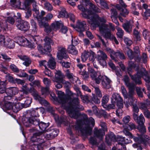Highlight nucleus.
<instances>
[{"label": "nucleus", "mask_w": 150, "mask_h": 150, "mask_svg": "<svg viewBox=\"0 0 150 150\" xmlns=\"http://www.w3.org/2000/svg\"><path fill=\"white\" fill-rule=\"evenodd\" d=\"M96 17L97 19L94 21L91 25H93L95 27H98L99 31L105 40H110L113 35L108 28V25L105 24L107 22L106 19L103 17H100L97 15L96 16Z\"/></svg>", "instance_id": "nucleus-1"}, {"label": "nucleus", "mask_w": 150, "mask_h": 150, "mask_svg": "<svg viewBox=\"0 0 150 150\" xmlns=\"http://www.w3.org/2000/svg\"><path fill=\"white\" fill-rule=\"evenodd\" d=\"M135 128V125L133 123L130 122L127 124L124 127L123 132L126 135L128 136L130 138H133L134 140L139 144H142L144 145L150 143V137L148 135H144L138 137L133 136L132 134L129 131Z\"/></svg>", "instance_id": "nucleus-2"}, {"label": "nucleus", "mask_w": 150, "mask_h": 150, "mask_svg": "<svg viewBox=\"0 0 150 150\" xmlns=\"http://www.w3.org/2000/svg\"><path fill=\"white\" fill-rule=\"evenodd\" d=\"M35 111L33 110L30 112L31 117L28 118H25L23 119V122L25 126L29 127L32 125H38L40 129L43 131H46V128L49 126L48 123H45L41 122H39V120L36 119L35 117L36 116L35 114Z\"/></svg>", "instance_id": "nucleus-3"}, {"label": "nucleus", "mask_w": 150, "mask_h": 150, "mask_svg": "<svg viewBox=\"0 0 150 150\" xmlns=\"http://www.w3.org/2000/svg\"><path fill=\"white\" fill-rule=\"evenodd\" d=\"M86 122L87 124H85L82 125V122L81 120H77L76 125H74L75 128L76 129L81 128L82 127L83 128L81 129V131L83 135L87 137L91 135L92 132V129L90 126L91 125L93 127L95 124V121L92 117H90L89 119H87Z\"/></svg>", "instance_id": "nucleus-4"}, {"label": "nucleus", "mask_w": 150, "mask_h": 150, "mask_svg": "<svg viewBox=\"0 0 150 150\" xmlns=\"http://www.w3.org/2000/svg\"><path fill=\"white\" fill-rule=\"evenodd\" d=\"M139 74V73H138ZM147 72L144 69L142 72H139V77L137 79L133 76H132V79L135 81L136 84H140L142 83L141 78L142 77L146 82V85L148 90V96L150 98V77L147 75Z\"/></svg>", "instance_id": "nucleus-5"}, {"label": "nucleus", "mask_w": 150, "mask_h": 150, "mask_svg": "<svg viewBox=\"0 0 150 150\" xmlns=\"http://www.w3.org/2000/svg\"><path fill=\"white\" fill-rule=\"evenodd\" d=\"M56 93L57 95L59 98L58 101L59 103L62 104V107L66 110L67 112L71 116H74L75 117L76 116V114H75V115H74L71 113V110L69 108V106H66V105L67 102L68 101V99L66 97L63 92L59 91H56Z\"/></svg>", "instance_id": "nucleus-6"}, {"label": "nucleus", "mask_w": 150, "mask_h": 150, "mask_svg": "<svg viewBox=\"0 0 150 150\" xmlns=\"http://www.w3.org/2000/svg\"><path fill=\"white\" fill-rule=\"evenodd\" d=\"M78 8L83 12L82 13V16L84 18L88 19L89 23L91 24L94 21H95L97 18L96 16H98V14H94L91 11L88 9H86L81 5H79Z\"/></svg>", "instance_id": "nucleus-7"}, {"label": "nucleus", "mask_w": 150, "mask_h": 150, "mask_svg": "<svg viewBox=\"0 0 150 150\" xmlns=\"http://www.w3.org/2000/svg\"><path fill=\"white\" fill-rule=\"evenodd\" d=\"M44 41L45 43L43 47L40 45H38L37 47L38 50L39 52L42 54L50 52L52 50L51 45H53L54 44L53 41L48 37H45Z\"/></svg>", "instance_id": "nucleus-8"}, {"label": "nucleus", "mask_w": 150, "mask_h": 150, "mask_svg": "<svg viewBox=\"0 0 150 150\" xmlns=\"http://www.w3.org/2000/svg\"><path fill=\"white\" fill-rule=\"evenodd\" d=\"M51 133L47 134L46 133L38 132L34 133L31 137V140L33 141L40 142V143H43L45 141V139L50 140L52 139Z\"/></svg>", "instance_id": "nucleus-9"}, {"label": "nucleus", "mask_w": 150, "mask_h": 150, "mask_svg": "<svg viewBox=\"0 0 150 150\" xmlns=\"http://www.w3.org/2000/svg\"><path fill=\"white\" fill-rule=\"evenodd\" d=\"M106 140L108 144H110L111 141L117 142L118 144L122 146L124 144H127L129 142V141H126L125 138L119 136L116 137L113 133H111L110 136L106 137Z\"/></svg>", "instance_id": "nucleus-10"}, {"label": "nucleus", "mask_w": 150, "mask_h": 150, "mask_svg": "<svg viewBox=\"0 0 150 150\" xmlns=\"http://www.w3.org/2000/svg\"><path fill=\"white\" fill-rule=\"evenodd\" d=\"M128 67L127 69V71L128 73V74L130 76L132 80H133L134 82L135 81L132 79V76H133L135 77L136 78H137L139 76V74H138V73H140L141 72H142V71H143V70L144 69L145 71L147 72V75L149 76V77H150V74H149L147 71H146L145 69L144 68H142L140 69L138 71L137 74H136L134 75H131L130 74V72L132 71V69H134L135 68H136V70L137 71L139 69V65H137L134 62H132L131 61H129L128 62Z\"/></svg>", "instance_id": "nucleus-11"}, {"label": "nucleus", "mask_w": 150, "mask_h": 150, "mask_svg": "<svg viewBox=\"0 0 150 150\" xmlns=\"http://www.w3.org/2000/svg\"><path fill=\"white\" fill-rule=\"evenodd\" d=\"M97 54V58L99 64L103 66L106 65L107 64L106 60L108 58L106 54L101 50H99Z\"/></svg>", "instance_id": "nucleus-12"}, {"label": "nucleus", "mask_w": 150, "mask_h": 150, "mask_svg": "<svg viewBox=\"0 0 150 150\" xmlns=\"http://www.w3.org/2000/svg\"><path fill=\"white\" fill-rule=\"evenodd\" d=\"M88 72L91 78L93 80L95 81L97 84H99L101 81V76L98 72H96L93 69L90 68Z\"/></svg>", "instance_id": "nucleus-13"}, {"label": "nucleus", "mask_w": 150, "mask_h": 150, "mask_svg": "<svg viewBox=\"0 0 150 150\" xmlns=\"http://www.w3.org/2000/svg\"><path fill=\"white\" fill-rule=\"evenodd\" d=\"M18 28L21 30L26 31L30 28V25L27 21L22 20H18L16 23Z\"/></svg>", "instance_id": "nucleus-14"}, {"label": "nucleus", "mask_w": 150, "mask_h": 150, "mask_svg": "<svg viewBox=\"0 0 150 150\" xmlns=\"http://www.w3.org/2000/svg\"><path fill=\"white\" fill-rule=\"evenodd\" d=\"M100 125L103 130L98 129L97 128H95L94 132V135L97 137L101 138L105 134L104 131L107 130L106 124L105 122H101Z\"/></svg>", "instance_id": "nucleus-15"}, {"label": "nucleus", "mask_w": 150, "mask_h": 150, "mask_svg": "<svg viewBox=\"0 0 150 150\" xmlns=\"http://www.w3.org/2000/svg\"><path fill=\"white\" fill-rule=\"evenodd\" d=\"M57 56L59 59H67L69 57L67 53L66 50L64 47L62 46H58Z\"/></svg>", "instance_id": "nucleus-16"}, {"label": "nucleus", "mask_w": 150, "mask_h": 150, "mask_svg": "<svg viewBox=\"0 0 150 150\" xmlns=\"http://www.w3.org/2000/svg\"><path fill=\"white\" fill-rule=\"evenodd\" d=\"M18 91V88L16 87H10L6 89L5 93H6L7 96H4V100H6L7 99H8L9 98H11V96L17 93Z\"/></svg>", "instance_id": "nucleus-17"}, {"label": "nucleus", "mask_w": 150, "mask_h": 150, "mask_svg": "<svg viewBox=\"0 0 150 150\" xmlns=\"http://www.w3.org/2000/svg\"><path fill=\"white\" fill-rule=\"evenodd\" d=\"M86 25L85 21H78L77 22L76 25L74 28L76 31L80 33L81 35H83L82 32L85 30Z\"/></svg>", "instance_id": "nucleus-18"}, {"label": "nucleus", "mask_w": 150, "mask_h": 150, "mask_svg": "<svg viewBox=\"0 0 150 150\" xmlns=\"http://www.w3.org/2000/svg\"><path fill=\"white\" fill-rule=\"evenodd\" d=\"M101 80L102 81L101 84L103 88L109 89L110 88V80L105 76H102Z\"/></svg>", "instance_id": "nucleus-19"}, {"label": "nucleus", "mask_w": 150, "mask_h": 150, "mask_svg": "<svg viewBox=\"0 0 150 150\" xmlns=\"http://www.w3.org/2000/svg\"><path fill=\"white\" fill-rule=\"evenodd\" d=\"M132 116L134 120L139 125H143L144 124L145 119L142 114H141L139 117H138V114L136 113H133Z\"/></svg>", "instance_id": "nucleus-20"}, {"label": "nucleus", "mask_w": 150, "mask_h": 150, "mask_svg": "<svg viewBox=\"0 0 150 150\" xmlns=\"http://www.w3.org/2000/svg\"><path fill=\"white\" fill-rule=\"evenodd\" d=\"M113 56V57H112L111 59L116 62L118 61L119 58L121 59H124L126 58L124 54L118 50L115 52Z\"/></svg>", "instance_id": "nucleus-21"}, {"label": "nucleus", "mask_w": 150, "mask_h": 150, "mask_svg": "<svg viewBox=\"0 0 150 150\" xmlns=\"http://www.w3.org/2000/svg\"><path fill=\"white\" fill-rule=\"evenodd\" d=\"M69 107H70V106ZM69 108L71 109V113L72 114L74 115H75V114H76L77 116L76 117L74 116H71L69 115V116L73 118L74 119H77L78 118L79 116V114L78 111L79 110H83L84 108L82 106L79 104L77 106H76L74 108H73L71 109L69 107Z\"/></svg>", "instance_id": "nucleus-22"}, {"label": "nucleus", "mask_w": 150, "mask_h": 150, "mask_svg": "<svg viewBox=\"0 0 150 150\" xmlns=\"http://www.w3.org/2000/svg\"><path fill=\"white\" fill-rule=\"evenodd\" d=\"M41 20H39V26L41 27H44L45 28V31L47 33H49L52 31L53 30V29H52L51 27V25L50 26L49 25V24L45 22H42L41 21Z\"/></svg>", "instance_id": "nucleus-23"}, {"label": "nucleus", "mask_w": 150, "mask_h": 150, "mask_svg": "<svg viewBox=\"0 0 150 150\" xmlns=\"http://www.w3.org/2000/svg\"><path fill=\"white\" fill-rule=\"evenodd\" d=\"M18 57L21 60L24 61L23 64L26 67L28 66L31 63V61L29 57L24 55H18Z\"/></svg>", "instance_id": "nucleus-24"}, {"label": "nucleus", "mask_w": 150, "mask_h": 150, "mask_svg": "<svg viewBox=\"0 0 150 150\" xmlns=\"http://www.w3.org/2000/svg\"><path fill=\"white\" fill-rule=\"evenodd\" d=\"M69 118L68 117L64 116H62L60 117V120H59V123L64 124L65 126H67L69 125L70 128H74V125L71 124H69Z\"/></svg>", "instance_id": "nucleus-25"}, {"label": "nucleus", "mask_w": 150, "mask_h": 150, "mask_svg": "<svg viewBox=\"0 0 150 150\" xmlns=\"http://www.w3.org/2000/svg\"><path fill=\"white\" fill-rule=\"evenodd\" d=\"M79 103V100L78 98H73L72 101V103H69V100L68 99V101L67 102L66 106H70V108L72 109L77 106Z\"/></svg>", "instance_id": "nucleus-26"}, {"label": "nucleus", "mask_w": 150, "mask_h": 150, "mask_svg": "<svg viewBox=\"0 0 150 150\" xmlns=\"http://www.w3.org/2000/svg\"><path fill=\"white\" fill-rule=\"evenodd\" d=\"M30 141L32 142H37V143L33 144H32V148L31 149L34 150H42V148L43 146V143H40V142L33 141L31 140L30 139Z\"/></svg>", "instance_id": "nucleus-27"}, {"label": "nucleus", "mask_w": 150, "mask_h": 150, "mask_svg": "<svg viewBox=\"0 0 150 150\" xmlns=\"http://www.w3.org/2000/svg\"><path fill=\"white\" fill-rule=\"evenodd\" d=\"M127 101H126L124 102L125 106L127 108H128L130 105H133L135 104L137 102V99L134 97H128Z\"/></svg>", "instance_id": "nucleus-28"}, {"label": "nucleus", "mask_w": 150, "mask_h": 150, "mask_svg": "<svg viewBox=\"0 0 150 150\" xmlns=\"http://www.w3.org/2000/svg\"><path fill=\"white\" fill-rule=\"evenodd\" d=\"M133 26L134 25L131 22L123 23L122 25V27L125 31L129 33L132 31V28Z\"/></svg>", "instance_id": "nucleus-29"}, {"label": "nucleus", "mask_w": 150, "mask_h": 150, "mask_svg": "<svg viewBox=\"0 0 150 150\" xmlns=\"http://www.w3.org/2000/svg\"><path fill=\"white\" fill-rule=\"evenodd\" d=\"M63 25V23L61 21H55L51 24V27L54 31H57Z\"/></svg>", "instance_id": "nucleus-30"}, {"label": "nucleus", "mask_w": 150, "mask_h": 150, "mask_svg": "<svg viewBox=\"0 0 150 150\" xmlns=\"http://www.w3.org/2000/svg\"><path fill=\"white\" fill-rule=\"evenodd\" d=\"M53 17V15L52 14L50 13H48L46 16L45 17H39L38 18V22L39 23V20H41V21L42 22H45V21H49Z\"/></svg>", "instance_id": "nucleus-31"}, {"label": "nucleus", "mask_w": 150, "mask_h": 150, "mask_svg": "<svg viewBox=\"0 0 150 150\" xmlns=\"http://www.w3.org/2000/svg\"><path fill=\"white\" fill-rule=\"evenodd\" d=\"M60 11L59 12L58 16V18L65 17L67 18L68 16V14L66 11L65 8L63 7H60Z\"/></svg>", "instance_id": "nucleus-32"}, {"label": "nucleus", "mask_w": 150, "mask_h": 150, "mask_svg": "<svg viewBox=\"0 0 150 150\" xmlns=\"http://www.w3.org/2000/svg\"><path fill=\"white\" fill-rule=\"evenodd\" d=\"M23 107L22 104L20 103H13L12 110L13 112L16 113L20 110Z\"/></svg>", "instance_id": "nucleus-33"}, {"label": "nucleus", "mask_w": 150, "mask_h": 150, "mask_svg": "<svg viewBox=\"0 0 150 150\" xmlns=\"http://www.w3.org/2000/svg\"><path fill=\"white\" fill-rule=\"evenodd\" d=\"M47 64L48 67L51 69H54L56 67V62L54 59L52 57H51Z\"/></svg>", "instance_id": "nucleus-34"}, {"label": "nucleus", "mask_w": 150, "mask_h": 150, "mask_svg": "<svg viewBox=\"0 0 150 150\" xmlns=\"http://www.w3.org/2000/svg\"><path fill=\"white\" fill-rule=\"evenodd\" d=\"M133 54H134L135 56L134 59L135 61L137 62H139L140 61L141 58L139 56L140 52L138 47H136L134 49V52Z\"/></svg>", "instance_id": "nucleus-35"}, {"label": "nucleus", "mask_w": 150, "mask_h": 150, "mask_svg": "<svg viewBox=\"0 0 150 150\" xmlns=\"http://www.w3.org/2000/svg\"><path fill=\"white\" fill-rule=\"evenodd\" d=\"M31 93L34 99L38 101L41 97L38 91L34 88L31 90Z\"/></svg>", "instance_id": "nucleus-36"}, {"label": "nucleus", "mask_w": 150, "mask_h": 150, "mask_svg": "<svg viewBox=\"0 0 150 150\" xmlns=\"http://www.w3.org/2000/svg\"><path fill=\"white\" fill-rule=\"evenodd\" d=\"M55 73V81H64L63 79L64 76L60 71H56Z\"/></svg>", "instance_id": "nucleus-37"}, {"label": "nucleus", "mask_w": 150, "mask_h": 150, "mask_svg": "<svg viewBox=\"0 0 150 150\" xmlns=\"http://www.w3.org/2000/svg\"><path fill=\"white\" fill-rule=\"evenodd\" d=\"M10 4L11 6L15 8H20L21 2L19 0H10Z\"/></svg>", "instance_id": "nucleus-38"}, {"label": "nucleus", "mask_w": 150, "mask_h": 150, "mask_svg": "<svg viewBox=\"0 0 150 150\" xmlns=\"http://www.w3.org/2000/svg\"><path fill=\"white\" fill-rule=\"evenodd\" d=\"M54 82L55 87L58 89H59L62 87V85L60 83V82H62L63 83L67 84L68 86L70 85V83L68 81L67 82L65 81H54Z\"/></svg>", "instance_id": "nucleus-39"}, {"label": "nucleus", "mask_w": 150, "mask_h": 150, "mask_svg": "<svg viewBox=\"0 0 150 150\" xmlns=\"http://www.w3.org/2000/svg\"><path fill=\"white\" fill-rule=\"evenodd\" d=\"M68 50L69 53L73 55H76L78 53L77 50L74 45H69L68 48Z\"/></svg>", "instance_id": "nucleus-40"}, {"label": "nucleus", "mask_w": 150, "mask_h": 150, "mask_svg": "<svg viewBox=\"0 0 150 150\" xmlns=\"http://www.w3.org/2000/svg\"><path fill=\"white\" fill-rule=\"evenodd\" d=\"M3 19L4 20H6V18L4 16H0V26L2 28L5 29L7 27V25L6 21L3 20Z\"/></svg>", "instance_id": "nucleus-41"}, {"label": "nucleus", "mask_w": 150, "mask_h": 150, "mask_svg": "<svg viewBox=\"0 0 150 150\" xmlns=\"http://www.w3.org/2000/svg\"><path fill=\"white\" fill-rule=\"evenodd\" d=\"M125 52L127 54L128 57L130 59H132L134 58V54H133L132 51L128 48L126 49Z\"/></svg>", "instance_id": "nucleus-42"}, {"label": "nucleus", "mask_w": 150, "mask_h": 150, "mask_svg": "<svg viewBox=\"0 0 150 150\" xmlns=\"http://www.w3.org/2000/svg\"><path fill=\"white\" fill-rule=\"evenodd\" d=\"M24 6L22 8H21V9L23 10L26 9L28 10L27 11L26 13L25 17L27 18H28L31 16L32 14L30 10L29 7L27 5H26L25 4H24Z\"/></svg>", "instance_id": "nucleus-43"}, {"label": "nucleus", "mask_w": 150, "mask_h": 150, "mask_svg": "<svg viewBox=\"0 0 150 150\" xmlns=\"http://www.w3.org/2000/svg\"><path fill=\"white\" fill-rule=\"evenodd\" d=\"M17 43L20 45L22 46L25 45V43L28 42L27 40L24 37H18L17 38Z\"/></svg>", "instance_id": "nucleus-44"}, {"label": "nucleus", "mask_w": 150, "mask_h": 150, "mask_svg": "<svg viewBox=\"0 0 150 150\" xmlns=\"http://www.w3.org/2000/svg\"><path fill=\"white\" fill-rule=\"evenodd\" d=\"M90 54V50L89 51H84L82 53L81 58L82 61L85 62L89 57Z\"/></svg>", "instance_id": "nucleus-45"}, {"label": "nucleus", "mask_w": 150, "mask_h": 150, "mask_svg": "<svg viewBox=\"0 0 150 150\" xmlns=\"http://www.w3.org/2000/svg\"><path fill=\"white\" fill-rule=\"evenodd\" d=\"M109 97V96L107 94H106L103 96L102 100V105L104 108L105 107V106H106V104L108 101Z\"/></svg>", "instance_id": "nucleus-46"}, {"label": "nucleus", "mask_w": 150, "mask_h": 150, "mask_svg": "<svg viewBox=\"0 0 150 150\" xmlns=\"http://www.w3.org/2000/svg\"><path fill=\"white\" fill-rule=\"evenodd\" d=\"M138 129L142 134L140 135H138L137 137H138L139 136H141L145 135L144 134L146 132V131L145 126L144 124L143 125H139Z\"/></svg>", "instance_id": "nucleus-47"}, {"label": "nucleus", "mask_w": 150, "mask_h": 150, "mask_svg": "<svg viewBox=\"0 0 150 150\" xmlns=\"http://www.w3.org/2000/svg\"><path fill=\"white\" fill-rule=\"evenodd\" d=\"M32 27V33L35 34L37 32V26L35 22L33 19H31L30 21Z\"/></svg>", "instance_id": "nucleus-48"}, {"label": "nucleus", "mask_w": 150, "mask_h": 150, "mask_svg": "<svg viewBox=\"0 0 150 150\" xmlns=\"http://www.w3.org/2000/svg\"><path fill=\"white\" fill-rule=\"evenodd\" d=\"M15 46V44L13 41L10 40H8L5 43L4 46L10 49L13 48Z\"/></svg>", "instance_id": "nucleus-49"}, {"label": "nucleus", "mask_w": 150, "mask_h": 150, "mask_svg": "<svg viewBox=\"0 0 150 150\" xmlns=\"http://www.w3.org/2000/svg\"><path fill=\"white\" fill-rule=\"evenodd\" d=\"M116 28L117 31L116 33L117 36L120 38H122L124 34L123 30L121 28L118 27H116Z\"/></svg>", "instance_id": "nucleus-50"}, {"label": "nucleus", "mask_w": 150, "mask_h": 150, "mask_svg": "<svg viewBox=\"0 0 150 150\" xmlns=\"http://www.w3.org/2000/svg\"><path fill=\"white\" fill-rule=\"evenodd\" d=\"M6 91L5 83L4 82L0 80V93L2 94Z\"/></svg>", "instance_id": "nucleus-51"}, {"label": "nucleus", "mask_w": 150, "mask_h": 150, "mask_svg": "<svg viewBox=\"0 0 150 150\" xmlns=\"http://www.w3.org/2000/svg\"><path fill=\"white\" fill-rule=\"evenodd\" d=\"M32 102L31 98L28 97L26 100H25L24 104H22L23 107L26 108L29 107Z\"/></svg>", "instance_id": "nucleus-52"}, {"label": "nucleus", "mask_w": 150, "mask_h": 150, "mask_svg": "<svg viewBox=\"0 0 150 150\" xmlns=\"http://www.w3.org/2000/svg\"><path fill=\"white\" fill-rule=\"evenodd\" d=\"M47 106L48 107V108L47 109V110L56 117L55 118L56 120V118L58 119V116L57 115L55 114L54 111L53 107L51 106H50V104L49 105V106Z\"/></svg>", "instance_id": "nucleus-53"}, {"label": "nucleus", "mask_w": 150, "mask_h": 150, "mask_svg": "<svg viewBox=\"0 0 150 150\" xmlns=\"http://www.w3.org/2000/svg\"><path fill=\"white\" fill-rule=\"evenodd\" d=\"M13 103L10 102H6L5 104V107L7 110H12Z\"/></svg>", "instance_id": "nucleus-54"}, {"label": "nucleus", "mask_w": 150, "mask_h": 150, "mask_svg": "<svg viewBox=\"0 0 150 150\" xmlns=\"http://www.w3.org/2000/svg\"><path fill=\"white\" fill-rule=\"evenodd\" d=\"M121 90L122 93L125 99H127L128 98V94L127 91L123 86L121 87Z\"/></svg>", "instance_id": "nucleus-55"}, {"label": "nucleus", "mask_w": 150, "mask_h": 150, "mask_svg": "<svg viewBox=\"0 0 150 150\" xmlns=\"http://www.w3.org/2000/svg\"><path fill=\"white\" fill-rule=\"evenodd\" d=\"M122 98L120 96L118 93H113L112 96V98H111L112 101L114 99L115 100V103L118 100H120Z\"/></svg>", "instance_id": "nucleus-56"}, {"label": "nucleus", "mask_w": 150, "mask_h": 150, "mask_svg": "<svg viewBox=\"0 0 150 150\" xmlns=\"http://www.w3.org/2000/svg\"><path fill=\"white\" fill-rule=\"evenodd\" d=\"M38 101L39 103L41 105H44L45 106H49V105H50V104L47 101L41 97L40 98V99L38 100Z\"/></svg>", "instance_id": "nucleus-57"}, {"label": "nucleus", "mask_w": 150, "mask_h": 150, "mask_svg": "<svg viewBox=\"0 0 150 150\" xmlns=\"http://www.w3.org/2000/svg\"><path fill=\"white\" fill-rule=\"evenodd\" d=\"M17 73V75L20 77H28V75L24 71L19 70V71Z\"/></svg>", "instance_id": "nucleus-58"}, {"label": "nucleus", "mask_w": 150, "mask_h": 150, "mask_svg": "<svg viewBox=\"0 0 150 150\" xmlns=\"http://www.w3.org/2000/svg\"><path fill=\"white\" fill-rule=\"evenodd\" d=\"M10 68L12 71L18 73L19 71V70L17 67L13 64H11L10 66Z\"/></svg>", "instance_id": "nucleus-59"}, {"label": "nucleus", "mask_w": 150, "mask_h": 150, "mask_svg": "<svg viewBox=\"0 0 150 150\" xmlns=\"http://www.w3.org/2000/svg\"><path fill=\"white\" fill-rule=\"evenodd\" d=\"M94 88L95 91L96 95L99 97L101 98L102 97V95L100 90L97 87H95Z\"/></svg>", "instance_id": "nucleus-60"}, {"label": "nucleus", "mask_w": 150, "mask_h": 150, "mask_svg": "<svg viewBox=\"0 0 150 150\" xmlns=\"http://www.w3.org/2000/svg\"><path fill=\"white\" fill-rule=\"evenodd\" d=\"M95 53L92 51L90 50V54L89 56V59L90 61L93 62L95 60Z\"/></svg>", "instance_id": "nucleus-61"}, {"label": "nucleus", "mask_w": 150, "mask_h": 150, "mask_svg": "<svg viewBox=\"0 0 150 150\" xmlns=\"http://www.w3.org/2000/svg\"><path fill=\"white\" fill-rule=\"evenodd\" d=\"M44 6L45 9L49 11H51L52 10L53 7L50 3H46L45 4Z\"/></svg>", "instance_id": "nucleus-62"}, {"label": "nucleus", "mask_w": 150, "mask_h": 150, "mask_svg": "<svg viewBox=\"0 0 150 150\" xmlns=\"http://www.w3.org/2000/svg\"><path fill=\"white\" fill-rule=\"evenodd\" d=\"M43 82L46 87H49L51 84V81L47 78H44Z\"/></svg>", "instance_id": "nucleus-63"}, {"label": "nucleus", "mask_w": 150, "mask_h": 150, "mask_svg": "<svg viewBox=\"0 0 150 150\" xmlns=\"http://www.w3.org/2000/svg\"><path fill=\"white\" fill-rule=\"evenodd\" d=\"M129 13V11L126 8H122L120 11V14L124 17H126Z\"/></svg>", "instance_id": "nucleus-64"}]
</instances>
